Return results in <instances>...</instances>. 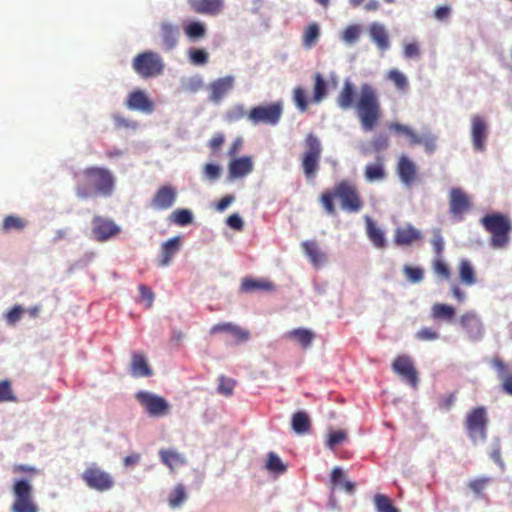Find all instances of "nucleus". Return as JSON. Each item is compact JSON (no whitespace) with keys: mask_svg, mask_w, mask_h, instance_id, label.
Returning <instances> with one entry per match:
<instances>
[{"mask_svg":"<svg viewBox=\"0 0 512 512\" xmlns=\"http://www.w3.org/2000/svg\"><path fill=\"white\" fill-rule=\"evenodd\" d=\"M181 246V238L179 236L173 237L161 245L158 264L161 267L168 266L179 251Z\"/></svg>","mask_w":512,"mask_h":512,"instance_id":"bb28decb","label":"nucleus"},{"mask_svg":"<svg viewBox=\"0 0 512 512\" xmlns=\"http://www.w3.org/2000/svg\"><path fill=\"white\" fill-rule=\"evenodd\" d=\"M234 82L235 78L231 75L212 81L208 86V90L210 92L209 99L214 103L220 102L233 88Z\"/></svg>","mask_w":512,"mask_h":512,"instance_id":"a211bd4d","label":"nucleus"},{"mask_svg":"<svg viewBox=\"0 0 512 512\" xmlns=\"http://www.w3.org/2000/svg\"><path fill=\"white\" fill-rule=\"evenodd\" d=\"M369 35L380 51L384 52L390 48L389 35L382 24L372 23L369 26Z\"/></svg>","mask_w":512,"mask_h":512,"instance_id":"cd10ccee","label":"nucleus"},{"mask_svg":"<svg viewBox=\"0 0 512 512\" xmlns=\"http://www.w3.org/2000/svg\"><path fill=\"white\" fill-rule=\"evenodd\" d=\"M459 324L472 339H479L483 334L482 323L473 311L465 312L460 317Z\"/></svg>","mask_w":512,"mask_h":512,"instance_id":"aec40b11","label":"nucleus"},{"mask_svg":"<svg viewBox=\"0 0 512 512\" xmlns=\"http://www.w3.org/2000/svg\"><path fill=\"white\" fill-rule=\"evenodd\" d=\"M365 179L368 182L382 181L386 178L387 173L384 167L383 158L377 157L375 163H370L365 166L364 170Z\"/></svg>","mask_w":512,"mask_h":512,"instance_id":"473e14b6","label":"nucleus"},{"mask_svg":"<svg viewBox=\"0 0 512 512\" xmlns=\"http://www.w3.org/2000/svg\"><path fill=\"white\" fill-rule=\"evenodd\" d=\"M76 179L75 193L78 198L84 200L97 195L110 196L115 186L112 173L102 167H87L76 175Z\"/></svg>","mask_w":512,"mask_h":512,"instance_id":"f03ea898","label":"nucleus"},{"mask_svg":"<svg viewBox=\"0 0 512 512\" xmlns=\"http://www.w3.org/2000/svg\"><path fill=\"white\" fill-rule=\"evenodd\" d=\"M132 68L134 72L142 79H150L161 75L165 64L162 57L151 50L138 53L132 59Z\"/></svg>","mask_w":512,"mask_h":512,"instance_id":"6e6552de","label":"nucleus"},{"mask_svg":"<svg viewBox=\"0 0 512 512\" xmlns=\"http://www.w3.org/2000/svg\"><path fill=\"white\" fill-rule=\"evenodd\" d=\"M187 500L186 488L183 484H177L170 492L168 497V504L172 509L179 508Z\"/></svg>","mask_w":512,"mask_h":512,"instance_id":"ea45409f","label":"nucleus"},{"mask_svg":"<svg viewBox=\"0 0 512 512\" xmlns=\"http://www.w3.org/2000/svg\"><path fill=\"white\" fill-rule=\"evenodd\" d=\"M189 59L193 64L203 65L208 61V53L203 49L193 48L189 51Z\"/></svg>","mask_w":512,"mask_h":512,"instance_id":"052dcab7","label":"nucleus"},{"mask_svg":"<svg viewBox=\"0 0 512 512\" xmlns=\"http://www.w3.org/2000/svg\"><path fill=\"white\" fill-rule=\"evenodd\" d=\"M218 380V392L224 396H231L236 384L235 380L225 376H220Z\"/></svg>","mask_w":512,"mask_h":512,"instance_id":"13d9d810","label":"nucleus"},{"mask_svg":"<svg viewBox=\"0 0 512 512\" xmlns=\"http://www.w3.org/2000/svg\"><path fill=\"white\" fill-rule=\"evenodd\" d=\"M471 209V201L466 192L461 188H452L449 192V211L458 217V220L463 219V215Z\"/></svg>","mask_w":512,"mask_h":512,"instance_id":"2eb2a0df","label":"nucleus"},{"mask_svg":"<svg viewBox=\"0 0 512 512\" xmlns=\"http://www.w3.org/2000/svg\"><path fill=\"white\" fill-rule=\"evenodd\" d=\"M490 364L496 372L497 379L500 382V391L512 397V367L499 356L491 359Z\"/></svg>","mask_w":512,"mask_h":512,"instance_id":"4468645a","label":"nucleus"},{"mask_svg":"<svg viewBox=\"0 0 512 512\" xmlns=\"http://www.w3.org/2000/svg\"><path fill=\"white\" fill-rule=\"evenodd\" d=\"M266 468L269 471L282 473L286 470V466L282 463L280 457L274 452H269L267 456Z\"/></svg>","mask_w":512,"mask_h":512,"instance_id":"864d4df0","label":"nucleus"},{"mask_svg":"<svg viewBox=\"0 0 512 512\" xmlns=\"http://www.w3.org/2000/svg\"><path fill=\"white\" fill-rule=\"evenodd\" d=\"M186 36L191 40L203 38L206 34V27L200 21H190L184 26Z\"/></svg>","mask_w":512,"mask_h":512,"instance_id":"c03bdc74","label":"nucleus"},{"mask_svg":"<svg viewBox=\"0 0 512 512\" xmlns=\"http://www.w3.org/2000/svg\"><path fill=\"white\" fill-rule=\"evenodd\" d=\"M112 118L116 129H129L136 128L137 126L134 121H131L120 114H114Z\"/></svg>","mask_w":512,"mask_h":512,"instance_id":"338daca9","label":"nucleus"},{"mask_svg":"<svg viewBox=\"0 0 512 512\" xmlns=\"http://www.w3.org/2000/svg\"><path fill=\"white\" fill-rule=\"evenodd\" d=\"M361 32L362 29L360 25L352 24L344 29L341 38L345 43L352 45L359 40Z\"/></svg>","mask_w":512,"mask_h":512,"instance_id":"8fccbe9b","label":"nucleus"},{"mask_svg":"<svg viewBox=\"0 0 512 512\" xmlns=\"http://www.w3.org/2000/svg\"><path fill=\"white\" fill-rule=\"evenodd\" d=\"M292 428L298 434H305L311 428V421L308 414L304 411H298L292 416Z\"/></svg>","mask_w":512,"mask_h":512,"instance_id":"4c0bfd02","label":"nucleus"},{"mask_svg":"<svg viewBox=\"0 0 512 512\" xmlns=\"http://www.w3.org/2000/svg\"><path fill=\"white\" fill-rule=\"evenodd\" d=\"M177 199V190L172 185L161 186L151 199V206L157 210L170 209Z\"/></svg>","mask_w":512,"mask_h":512,"instance_id":"dca6fc26","label":"nucleus"},{"mask_svg":"<svg viewBox=\"0 0 512 512\" xmlns=\"http://www.w3.org/2000/svg\"><path fill=\"white\" fill-rule=\"evenodd\" d=\"M488 423V413L484 406L475 407L466 414L464 427L474 445L486 441Z\"/></svg>","mask_w":512,"mask_h":512,"instance_id":"0eeeda50","label":"nucleus"},{"mask_svg":"<svg viewBox=\"0 0 512 512\" xmlns=\"http://www.w3.org/2000/svg\"><path fill=\"white\" fill-rule=\"evenodd\" d=\"M455 314L454 307L448 304L435 303L431 308V316L434 320L451 321Z\"/></svg>","mask_w":512,"mask_h":512,"instance_id":"c9c22d12","label":"nucleus"},{"mask_svg":"<svg viewBox=\"0 0 512 512\" xmlns=\"http://www.w3.org/2000/svg\"><path fill=\"white\" fill-rule=\"evenodd\" d=\"M347 438V434L343 430L331 431L328 435L326 445L330 449H334L337 445L344 442Z\"/></svg>","mask_w":512,"mask_h":512,"instance_id":"bf43d9fd","label":"nucleus"},{"mask_svg":"<svg viewBox=\"0 0 512 512\" xmlns=\"http://www.w3.org/2000/svg\"><path fill=\"white\" fill-rule=\"evenodd\" d=\"M386 79L391 81L397 90L406 92L409 87V82L404 73L398 69H390L386 74Z\"/></svg>","mask_w":512,"mask_h":512,"instance_id":"a19ab883","label":"nucleus"},{"mask_svg":"<svg viewBox=\"0 0 512 512\" xmlns=\"http://www.w3.org/2000/svg\"><path fill=\"white\" fill-rule=\"evenodd\" d=\"M412 145H423L425 151L432 154L437 148V137L430 132L424 133L421 136L416 135Z\"/></svg>","mask_w":512,"mask_h":512,"instance_id":"79ce46f5","label":"nucleus"},{"mask_svg":"<svg viewBox=\"0 0 512 512\" xmlns=\"http://www.w3.org/2000/svg\"><path fill=\"white\" fill-rule=\"evenodd\" d=\"M459 278L463 284L468 286L474 285L477 281L475 271L466 259L461 260L459 264Z\"/></svg>","mask_w":512,"mask_h":512,"instance_id":"58836bf2","label":"nucleus"},{"mask_svg":"<svg viewBox=\"0 0 512 512\" xmlns=\"http://www.w3.org/2000/svg\"><path fill=\"white\" fill-rule=\"evenodd\" d=\"M304 151L301 155V167L307 179H313L320 166L322 155V144L319 138L313 133L306 135L304 142Z\"/></svg>","mask_w":512,"mask_h":512,"instance_id":"423d86ee","label":"nucleus"},{"mask_svg":"<svg viewBox=\"0 0 512 512\" xmlns=\"http://www.w3.org/2000/svg\"><path fill=\"white\" fill-rule=\"evenodd\" d=\"M15 397L11 388V383L8 380L0 382V402L14 401Z\"/></svg>","mask_w":512,"mask_h":512,"instance_id":"e2e57ef3","label":"nucleus"},{"mask_svg":"<svg viewBox=\"0 0 512 512\" xmlns=\"http://www.w3.org/2000/svg\"><path fill=\"white\" fill-rule=\"evenodd\" d=\"M133 377H150L153 374L146 357L142 353H134L130 365Z\"/></svg>","mask_w":512,"mask_h":512,"instance_id":"c756f323","label":"nucleus"},{"mask_svg":"<svg viewBox=\"0 0 512 512\" xmlns=\"http://www.w3.org/2000/svg\"><path fill=\"white\" fill-rule=\"evenodd\" d=\"M248 112L245 110L243 105H236L227 111L225 118L229 123L240 121L244 117H247Z\"/></svg>","mask_w":512,"mask_h":512,"instance_id":"6e6d98bb","label":"nucleus"},{"mask_svg":"<svg viewBox=\"0 0 512 512\" xmlns=\"http://www.w3.org/2000/svg\"><path fill=\"white\" fill-rule=\"evenodd\" d=\"M170 220L178 226H186L193 220V214L188 209H176L170 215Z\"/></svg>","mask_w":512,"mask_h":512,"instance_id":"49530a36","label":"nucleus"},{"mask_svg":"<svg viewBox=\"0 0 512 512\" xmlns=\"http://www.w3.org/2000/svg\"><path fill=\"white\" fill-rule=\"evenodd\" d=\"M126 106L130 110H138L146 113H151L154 110L153 102L142 90L131 92L126 101Z\"/></svg>","mask_w":512,"mask_h":512,"instance_id":"b1692460","label":"nucleus"},{"mask_svg":"<svg viewBox=\"0 0 512 512\" xmlns=\"http://www.w3.org/2000/svg\"><path fill=\"white\" fill-rule=\"evenodd\" d=\"M374 504L377 512H399L389 497L384 494L374 496Z\"/></svg>","mask_w":512,"mask_h":512,"instance_id":"09e8293b","label":"nucleus"},{"mask_svg":"<svg viewBox=\"0 0 512 512\" xmlns=\"http://www.w3.org/2000/svg\"><path fill=\"white\" fill-rule=\"evenodd\" d=\"M210 334L229 333L237 342H246L250 332L230 322L218 323L210 328Z\"/></svg>","mask_w":512,"mask_h":512,"instance_id":"412c9836","label":"nucleus"},{"mask_svg":"<svg viewBox=\"0 0 512 512\" xmlns=\"http://www.w3.org/2000/svg\"><path fill=\"white\" fill-rule=\"evenodd\" d=\"M138 290L140 293L141 301H145L146 308H150L153 304L154 297H155L153 291L144 284L139 285Z\"/></svg>","mask_w":512,"mask_h":512,"instance_id":"69168bd1","label":"nucleus"},{"mask_svg":"<svg viewBox=\"0 0 512 512\" xmlns=\"http://www.w3.org/2000/svg\"><path fill=\"white\" fill-rule=\"evenodd\" d=\"M392 370L413 388L418 386V372L410 356H397L392 363Z\"/></svg>","mask_w":512,"mask_h":512,"instance_id":"f8f14e48","label":"nucleus"},{"mask_svg":"<svg viewBox=\"0 0 512 512\" xmlns=\"http://www.w3.org/2000/svg\"><path fill=\"white\" fill-rule=\"evenodd\" d=\"M28 222L26 219L17 215H8L3 219L1 230L4 233L11 231H22L27 226Z\"/></svg>","mask_w":512,"mask_h":512,"instance_id":"e433bc0d","label":"nucleus"},{"mask_svg":"<svg viewBox=\"0 0 512 512\" xmlns=\"http://www.w3.org/2000/svg\"><path fill=\"white\" fill-rule=\"evenodd\" d=\"M319 35H320V31H319V27L316 23H312V24L308 25V27L306 28V30L303 34V39H302V43H303L304 47L307 49L312 48L316 44V42L319 38Z\"/></svg>","mask_w":512,"mask_h":512,"instance_id":"a18cd8bd","label":"nucleus"},{"mask_svg":"<svg viewBox=\"0 0 512 512\" xmlns=\"http://www.w3.org/2000/svg\"><path fill=\"white\" fill-rule=\"evenodd\" d=\"M416 338L420 341H433L439 338V333L432 328L423 327L416 333Z\"/></svg>","mask_w":512,"mask_h":512,"instance_id":"0e129e2a","label":"nucleus"},{"mask_svg":"<svg viewBox=\"0 0 512 512\" xmlns=\"http://www.w3.org/2000/svg\"><path fill=\"white\" fill-rule=\"evenodd\" d=\"M203 173L207 180L215 181L220 178L222 169L217 164L208 163L204 166Z\"/></svg>","mask_w":512,"mask_h":512,"instance_id":"680f3d73","label":"nucleus"},{"mask_svg":"<svg viewBox=\"0 0 512 512\" xmlns=\"http://www.w3.org/2000/svg\"><path fill=\"white\" fill-rule=\"evenodd\" d=\"M397 174L401 182L410 187L417 179V166L416 164L406 155H401L398 159L396 166Z\"/></svg>","mask_w":512,"mask_h":512,"instance_id":"f3484780","label":"nucleus"},{"mask_svg":"<svg viewBox=\"0 0 512 512\" xmlns=\"http://www.w3.org/2000/svg\"><path fill=\"white\" fill-rule=\"evenodd\" d=\"M253 170L252 158L244 156L241 158H235L230 161L228 165L229 177L230 178H242Z\"/></svg>","mask_w":512,"mask_h":512,"instance_id":"a878e982","label":"nucleus"},{"mask_svg":"<svg viewBox=\"0 0 512 512\" xmlns=\"http://www.w3.org/2000/svg\"><path fill=\"white\" fill-rule=\"evenodd\" d=\"M433 270L436 275H438L439 277H441L445 280H449L451 277V271H450L448 265L442 260L441 257H437L433 261Z\"/></svg>","mask_w":512,"mask_h":512,"instance_id":"4d7b16f0","label":"nucleus"},{"mask_svg":"<svg viewBox=\"0 0 512 512\" xmlns=\"http://www.w3.org/2000/svg\"><path fill=\"white\" fill-rule=\"evenodd\" d=\"M11 471L15 475H22L15 479L12 486V493L15 497L12 512H38V506L33 501V486L31 480L39 474V469L27 464H14Z\"/></svg>","mask_w":512,"mask_h":512,"instance_id":"7ed1b4c3","label":"nucleus"},{"mask_svg":"<svg viewBox=\"0 0 512 512\" xmlns=\"http://www.w3.org/2000/svg\"><path fill=\"white\" fill-rule=\"evenodd\" d=\"M82 479L89 488L100 492L110 490L114 486L113 477L96 464L84 470Z\"/></svg>","mask_w":512,"mask_h":512,"instance_id":"9d476101","label":"nucleus"},{"mask_svg":"<svg viewBox=\"0 0 512 512\" xmlns=\"http://www.w3.org/2000/svg\"><path fill=\"white\" fill-rule=\"evenodd\" d=\"M159 455L161 461L171 470L186 463L185 457L173 449H161Z\"/></svg>","mask_w":512,"mask_h":512,"instance_id":"f704fd0d","label":"nucleus"},{"mask_svg":"<svg viewBox=\"0 0 512 512\" xmlns=\"http://www.w3.org/2000/svg\"><path fill=\"white\" fill-rule=\"evenodd\" d=\"M92 225L93 238L98 242L108 241L117 236L121 231L120 227L112 219L102 216H94Z\"/></svg>","mask_w":512,"mask_h":512,"instance_id":"ddd939ff","label":"nucleus"},{"mask_svg":"<svg viewBox=\"0 0 512 512\" xmlns=\"http://www.w3.org/2000/svg\"><path fill=\"white\" fill-rule=\"evenodd\" d=\"M179 31L177 26L167 22L160 25V38L162 49L166 52L172 51L178 44Z\"/></svg>","mask_w":512,"mask_h":512,"instance_id":"393cba45","label":"nucleus"},{"mask_svg":"<svg viewBox=\"0 0 512 512\" xmlns=\"http://www.w3.org/2000/svg\"><path fill=\"white\" fill-rule=\"evenodd\" d=\"M492 482L490 477H479L468 482L467 487L478 497L483 496L484 490Z\"/></svg>","mask_w":512,"mask_h":512,"instance_id":"de8ad7c7","label":"nucleus"},{"mask_svg":"<svg viewBox=\"0 0 512 512\" xmlns=\"http://www.w3.org/2000/svg\"><path fill=\"white\" fill-rule=\"evenodd\" d=\"M471 136L474 149L483 151L487 139V124L484 118L478 115L472 117Z\"/></svg>","mask_w":512,"mask_h":512,"instance_id":"6ab92c4d","label":"nucleus"},{"mask_svg":"<svg viewBox=\"0 0 512 512\" xmlns=\"http://www.w3.org/2000/svg\"><path fill=\"white\" fill-rule=\"evenodd\" d=\"M388 129L391 132H395L397 134H402V135L406 136L409 139V142H410L411 145L413 143V140H414L415 136L417 135L415 133V131L410 126L403 125V124L398 123V122L390 123L388 125Z\"/></svg>","mask_w":512,"mask_h":512,"instance_id":"3c124183","label":"nucleus"},{"mask_svg":"<svg viewBox=\"0 0 512 512\" xmlns=\"http://www.w3.org/2000/svg\"><path fill=\"white\" fill-rule=\"evenodd\" d=\"M286 337L297 341L304 349L308 348L315 338V334L306 328H297L287 332Z\"/></svg>","mask_w":512,"mask_h":512,"instance_id":"72a5a7b5","label":"nucleus"},{"mask_svg":"<svg viewBox=\"0 0 512 512\" xmlns=\"http://www.w3.org/2000/svg\"><path fill=\"white\" fill-rule=\"evenodd\" d=\"M421 239L422 233L410 224L398 227L394 232V243L398 246H408Z\"/></svg>","mask_w":512,"mask_h":512,"instance_id":"5701e85b","label":"nucleus"},{"mask_svg":"<svg viewBox=\"0 0 512 512\" xmlns=\"http://www.w3.org/2000/svg\"><path fill=\"white\" fill-rule=\"evenodd\" d=\"M135 398L151 417H162L169 413L170 405L162 396L148 391H139Z\"/></svg>","mask_w":512,"mask_h":512,"instance_id":"9b49d317","label":"nucleus"},{"mask_svg":"<svg viewBox=\"0 0 512 512\" xmlns=\"http://www.w3.org/2000/svg\"><path fill=\"white\" fill-rule=\"evenodd\" d=\"M274 288V284L268 280L245 277L242 279L240 292L252 293L258 290L270 292L273 291Z\"/></svg>","mask_w":512,"mask_h":512,"instance_id":"c85d7f7f","label":"nucleus"},{"mask_svg":"<svg viewBox=\"0 0 512 512\" xmlns=\"http://www.w3.org/2000/svg\"><path fill=\"white\" fill-rule=\"evenodd\" d=\"M293 101L296 107L301 111L305 112L308 109V101L306 98V91L304 88L298 86L293 90Z\"/></svg>","mask_w":512,"mask_h":512,"instance_id":"603ef678","label":"nucleus"},{"mask_svg":"<svg viewBox=\"0 0 512 512\" xmlns=\"http://www.w3.org/2000/svg\"><path fill=\"white\" fill-rule=\"evenodd\" d=\"M483 229L490 234L489 244L494 249L505 248L510 241L512 221L506 214L493 212L480 219Z\"/></svg>","mask_w":512,"mask_h":512,"instance_id":"39448f33","label":"nucleus"},{"mask_svg":"<svg viewBox=\"0 0 512 512\" xmlns=\"http://www.w3.org/2000/svg\"><path fill=\"white\" fill-rule=\"evenodd\" d=\"M355 94L354 84L349 80H345L343 88L337 96V104L343 110L355 107L362 130L365 132L373 131L382 117V108L378 94L374 87L368 83L361 85L356 102L354 101Z\"/></svg>","mask_w":512,"mask_h":512,"instance_id":"f257e3e1","label":"nucleus"},{"mask_svg":"<svg viewBox=\"0 0 512 512\" xmlns=\"http://www.w3.org/2000/svg\"><path fill=\"white\" fill-rule=\"evenodd\" d=\"M327 84L320 73L314 75L313 99L315 103L321 102L327 96Z\"/></svg>","mask_w":512,"mask_h":512,"instance_id":"37998d69","label":"nucleus"},{"mask_svg":"<svg viewBox=\"0 0 512 512\" xmlns=\"http://www.w3.org/2000/svg\"><path fill=\"white\" fill-rule=\"evenodd\" d=\"M24 312V309L20 305H15L11 310L6 313V321L9 325L16 324Z\"/></svg>","mask_w":512,"mask_h":512,"instance_id":"774afa93","label":"nucleus"},{"mask_svg":"<svg viewBox=\"0 0 512 512\" xmlns=\"http://www.w3.org/2000/svg\"><path fill=\"white\" fill-rule=\"evenodd\" d=\"M403 272L406 278L412 283H420L424 278V271L420 267L405 265Z\"/></svg>","mask_w":512,"mask_h":512,"instance_id":"5fc2aeb1","label":"nucleus"},{"mask_svg":"<svg viewBox=\"0 0 512 512\" xmlns=\"http://www.w3.org/2000/svg\"><path fill=\"white\" fill-rule=\"evenodd\" d=\"M282 114L283 103L277 101L252 107L248 112L247 119L253 125L275 126L279 123Z\"/></svg>","mask_w":512,"mask_h":512,"instance_id":"1a4fd4ad","label":"nucleus"},{"mask_svg":"<svg viewBox=\"0 0 512 512\" xmlns=\"http://www.w3.org/2000/svg\"><path fill=\"white\" fill-rule=\"evenodd\" d=\"M366 233L372 244L379 249L386 247V238L383 230L368 216L365 217Z\"/></svg>","mask_w":512,"mask_h":512,"instance_id":"2f4dec72","label":"nucleus"},{"mask_svg":"<svg viewBox=\"0 0 512 512\" xmlns=\"http://www.w3.org/2000/svg\"><path fill=\"white\" fill-rule=\"evenodd\" d=\"M302 249L310 262L315 267H321L326 263V255L323 253L315 241H304L301 244Z\"/></svg>","mask_w":512,"mask_h":512,"instance_id":"7c9ffc66","label":"nucleus"},{"mask_svg":"<svg viewBox=\"0 0 512 512\" xmlns=\"http://www.w3.org/2000/svg\"><path fill=\"white\" fill-rule=\"evenodd\" d=\"M334 198H339L341 208L351 213H357L363 207V201L356 186L348 180L340 181L333 190H327L321 194L320 203L328 215L336 214Z\"/></svg>","mask_w":512,"mask_h":512,"instance_id":"20e7f679","label":"nucleus"},{"mask_svg":"<svg viewBox=\"0 0 512 512\" xmlns=\"http://www.w3.org/2000/svg\"><path fill=\"white\" fill-rule=\"evenodd\" d=\"M192 11L204 15H218L224 6V0H188Z\"/></svg>","mask_w":512,"mask_h":512,"instance_id":"4be33fe9","label":"nucleus"}]
</instances>
